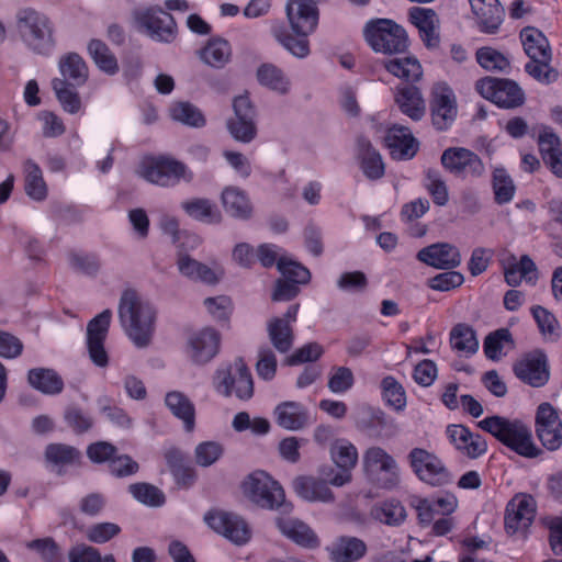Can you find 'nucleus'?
<instances>
[{"instance_id":"nucleus-13","label":"nucleus","mask_w":562,"mask_h":562,"mask_svg":"<svg viewBox=\"0 0 562 562\" xmlns=\"http://www.w3.org/2000/svg\"><path fill=\"white\" fill-rule=\"evenodd\" d=\"M536 434L548 450H557L562 445V422L550 403H541L537 408Z\"/></svg>"},{"instance_id":"nucleus-17","label":"nucleus","mask_w":562,"mask_h":562,"mask_svg":"<svg viewBox=\"0 0 562 562\" xmlns=\"http://www.w3.org/2000/svg\"><path fill=\"white\" fill-rule=\"evenodd\" d=\"M137 22L155 41L170 43L176 38L177 24L167 11L148 9L138 13Z\"/></svg>"},{"instance_id":"nucleus-58","label":"nucleus","mask_w":562,"mask_h":562,"mask_svg":"<svg viewBox=\"0 0 562 562\" xmlns=\"http://www.w3.org/2000/svg\"><path fill=\"white\" fill-rule=\"evenodd\" d=\"M26 548L36 551L44 562H59L60 549L56 541L50 538H40L26 543Z\"/></svg>"},{"instance_id":"nucleus-18","label":"nucleus","mask_w":562,"mask_h":562,"mask_svg":"<svg viewBox=\"0 0 562 562\" xmlns=\"http://www.w3.org/2000/svg\"><path fill=\"white\" fill-rule=\"evenodd\" d=\"M536 515V503L531 496H516L506 508L505 529L507 533H525Z\"/></svg>"},{"instance_id":"nucleus-24","label":"nucleus","mask_w":562,"mask_h":562,"mask_svg":"<svg viewBox=\"0 0 562 562\" xmlns=\"http://www.w3.org/2000/svg\"><path fill=\"white\" fill-rule=\"evenodd\" d=\"M525 102L526 94L518 82L507 78H494V105L513 110L520 108Z\"/></svg>"},{"instance_id":"nucleus-4","label":"nucleus","mask_w":562,"mask_h":562,"mask_svg":"<svg viewBox=\"0 0 562 562\" xmlns=\"http://www.w3.org/2000/svg\"><path fill=\"white\" fill-rule=\"evenodd\" d=\"M138 173L146 181L165 188L175 187L181 180L191 182L194 178L186 164L168 155L145 156Z\"/></svg>"},{"instance_id":"nucleus-34","label":"nucleus","mask_w":562,"mask_h":562,"mask_svg":"<svg viewBox=\"0 0 562 562\" xmlns=\"http://www.w3.org/2000/svg\"><path fill=\"white\" fill-rule=\"evenodd\" d=\"M524 50L530 59L551 60L552 54L548 38L535 27H525L520 32Z\"/></svg>"},{"instance_id":"nucleus-46","label":"nucleus","mask_w":562,"mask_h":562,"mask_svg":"<svg viewBox=\"0 0 562 562\" xmlns=\"http://www.w3.org/2000/svg\"><path fill=\"white\" fill-rule=\"evenodd\" d=\"M88 52L95 65L104 72L114 75L119 70L115 56L110 52L105 43L100 40H91Z\"/></svg>"},{"instance_id":"nucleus-25","label":"nucleus","mask_w":562,"mask_h":562,"mask_svg":"<svg viewBox=\"0 0 562 562\" xmlns=\"http://www.w3.org/2000/svg\"><path fill=\"white\" fill-rule=\"evenodd\" d=\"M27 383L30 386L44 395H58L65 389V382L61 375L50 368H33L27 372Z\"/></svg>"},{"instance_id":"nucleus-14","label":"nucleus","mask_w":562,"mask_h":562,"mask_svg":"<svg viewBox=\"0 0 562 562\" xmlns=\"http://www.w3.org/2000/svg\"><path fill=\"white\" fill-rule=\"evenodd\" d=\"M205 522L217 533L236 544H245L251 536L247 522L237 515L212 510L204 516Z\"/></svg>"},{"instance_id":"nucleus-45","label":"nucleus","mask_w":562,"mask_h":562,"mask_svg":"<svg viewBox=\"0 0 562 562\" xmlns=\"http://www.w3.org/2000/svg\"><path fill=\"white\" fill-rule=\"evenodd\" d=\"M381 395L385 404L395 411H403L406 407V393L403 385L392 375L382 379Z\"/></svg>"},{"instance_id":"nucleus-27","label":"nucleus","mask_w":562,"mask_h":562,"mask_svg":"<svg viewBox=\"0 0 562 562\" xmlns=\"http://www.w3.org/2000/svg\"><path fill=\"white\" fill-rule=\"evenodd\" d=\"M395 102L403 114L414 121L420 120L425 114V102L420 89L415 85L397 88Z\"/></svg>"},{"instance_id":"nucleus-31","label":"nucleus","mask_w":562,"mask_h":562,"mask_svg":"<svg viewBox=\"0 0 562 562\" xmlns=\"http://www.w3.org/2000/svg\"><path fill=\"white\" fill-rule=\"evenodd\" d=\"M384 68L407 85H415L423 78V67L413 56L391 58L384 63Z\"/></svg>"},{"instance_id":"nucleus-37","label":"nucleus","mask_w":562,"mask_h":562,"mask_svg":"<svg viewBox=\"0 0 562 562\" xmlns=\"http://www.w3.org/2000/svg\"><path fill=\"white\" fill-rule=\"evenodd\" d=\"M367 552L366 543L355 537H341L331 547L330 558L334 562H355Z\"/></svg>"},{"instance_id":"nucleus-49","label":"nucleus","mask_w":562,"mask_h":562,"mask_svg":"<svg viewBox=\"0 0 562 562\" xmlns=\"http://www.w3.org/2000/svg\"><path fill=\"white\" fill-rule=\"evenodd\" d=\"M52 86L59 103L66 112L70 114L79 112L81 101L78 92L71 87V82L55 78Z\"/></svg>"},{"instance_id":"nucleus-28","label":"nucleus","mask_w":562,"mask_h":562,"mask_svg":"<svg viewBox=\"0 0 562 562\" xmlns=\"http://www.w3.org/2000/svg\"><path fill=\"white\" fill-rule=\"evenodd\" d=\"M293 487L301 498L310 502H331L334 499V494L327 482L313 476H297L293 481Z\"/></svg>"},{"instance_id":"nucleus-39","label":"nucleus","mask_w":562,"mask_h":562,"mask_svg":"<svg viewBox=\"0 0 562 562\" xmlns=\"http://www.w3.org/2000/svg\"><path fill=\"white\" fill-rule=\"evenodd\" d=\"M267 329L272 346L280 353H286L291 350L294 341V334L286 319L273 317L269 321Z\"/></svg>"},{"instance_id":"nucleus-47","label":"nucleus","mask_w":562,"mask_h":562,"mask_svg":"<svg viewBox=\"0 0 562 562\" xmlns=\"http://www.w3.org/2000/svg\"><path fill=\"white\" fill-rule=\"evenodd\" d=\"M128 492L137 502L149 507H160L166 503L164 492L150 483H133L128 486Z\"/></svg>"},{"instance_id":"nucleus-60","label":"nucleus","mask_w":562,"mask_h":562,"mask_svg":"<svg viewBox=\"0 0 562 562\" xmlns=\"http://www.w3.org/2000/svg\"><path fill=\"white\" fill-rule=\"evenodd\" d=\"M464 282V277L458 271H445L436 274L428 280V286L431 290L448 292L459 288Z\"/></svg>"},{"instance_id":"nucleus-16","label":"nucleus","mask_w":562,"mask_h":562,"mask_svg":"<svg viewBox=\"0 0 562 562\" xmlns=\"http://www.w3.org/2000/svg\"><path fill=\"white\" fill-rule=\"evenodd\" d=\"M441 165L446 170L458 177L480 176L483 164L472 150L463 147H449L441 155Z\"/></svg>"},{"instance_id":"nucleus-52","label":"nucleus","mask_w":562,"mask_h":562,"mask_svg":"<svg viewBox=\"0 0 562 562\" xmlns=\"http://www.w3.org/2000/svg\"><path fill=\"white\" fill-rule=\"evenodd\" d=\"M516 186L513 179L504 169H494V201L498 204L508 203L513 200Z\"/></svg>"},{"instance_id":"nucleus-54","label":"nucleus","mask_w":562,"mask_h":562,"mask_svg":"<svg viewBox=\"0 0 562 562\" xmlns=\"http://www.w3.org/2000/svg\"><path fill=\"white\" fill-rule=\"evenodd\" d=\"M376 518L383 524L397 526L404 521L406 512L404 506L396 499H389L381 504L375 510Z\"/></svg>"},{"instance_id":"nucleus-40","label":"nucleus","mask_w":562,"mask_h":562,"mask_svg":"<svg viewBox=\"0 0 562 562\" xmlns=\"http://www.w3.org/2000/svg\"><path fill=\"white\" fill-rule=\"evenodd\" d=\"M223 206L233 217L246 220L251 214V204L246 193L237 188H226L222 192Z\"/></svg>"},{"instance_id":"nucleus-61","label":"nucleus","mask_w":562,"mask_h":562,"mask_svg":"<svg viewBox=\"0 0 562 562\" xmlns=\"http://www.w3.org/2000/svg\"><path fill=\"white\" fill-rule=\"evenodd\" d=\"M121 532V527L114 522H98L91 525L87 530V538L92 543L102 544Z\"/></svg>"},{"instance_id":"nucleus-6","label":"nucleus","mask_w":562,"mask_h":562,"mask_svg":"<svg viewBox=\"0 0 562 562\" xmlns=\"http://www.w3.org/2000/svg\"><path fill=\"white\" fill-rule=\"evenodd\" d=\"M494 438L525 458H536L541 452L533 443L530 428L520 420L494 415Z\"/></svg>"},{"instance_id":"nucleus-59","label":"nucleus","mask_w":562,"mask_h":562,"mask_svg":"<svg viewBox=\"0 0 562 562\" xmlns=\"http://www.w3.org/2000/svg\"><path fill=\"white\" fill-rule=\"evenodd\" d=\"M551 60L530 59L525 65V71L541 83H551L557 80L558 71L550 66Z\"/></svg>"},{"instance_id":"nucleus-7","label":"nucleus","mask_w":562,"mask_h":562,"mask_svg":"<svg viewBox=\"0 0 562 562\" xmlns=\"http://www.w3.org/2000/svg\"><path fill=\"white\" fill-rule=\"evenodd\" d=\"M214 385L218 393L225 396L234 394L241 401H247L254 395L252 375L241 358L236 359L226 368L217 369Z\"/></svg>"},{"instance_id":"nucleus-64","label":"nucleus","mask_w":562,"mask_h":562,"mask_svg":"<svg viewBox=\"0 0 562 562\" xmlns=\"http://www.w3.org/2000/svg\"><path fill=\"white\" fill-rule=\"evenodd\" d=\"M426 178V187L432 198L434 203L439 206L446 205L449 200L448 189L439 173L435 170H428Z\"/></svg>"},{"instance_id":"nucleus-32","label":"nucleus","mask_w":562,"mask_h":562,"mask_svg":"<svg viewBox=\"0 0 562 562\" xmlns=\"http://www.w3.org/2000/svg\"><path fill=\"white\" fill-rule=\"evenodd\" d=\"M539 150L544 164L557 177L562 178V143L560 138L551 132H544L539 135Z\"/></svg>"},{"instance_id":"nucleus-33","label":"nucleus","mask_w":562,"mask_h":562,"mask_svg":"<svg viewBox=\"0 0 562 562\" xmlns=\"http://www.w3.org/2000/svg\"><path fill=\"white\" fill-rule=\"evenodd\" d=\"M278 425L288 430H299L308 422L307 409L297 402H283L276 407Z\"/></svg>"},{"instance_id":"nucleus-51","label":"nucleus","mask_w":562,"mask_h":562,"mask_svg":"<svg viewBox=\"0 0 562 562\" xmlns=\"http://www.w3.org/2000/svg\"><path fill=\"white\" fill-rule=\"evenodd\" d=\"M79 451L64 443H49L45 449V458L55 465H69L79 460Z\"/></svg>"},{"instance_id":"nucleus-2","label":"nucleus","mask_w":562,"mask_h":562,"mask_svg":"<svg viewBox=\"0 0 562 562\" xmlns=\"http://www.w3.org/2000/svg\"><path fill=\"white\" fill-rule=\"evenodd\" d=\"M119 315L133 342L137 347L147 346L151 337L156 315L153 306L143 302L136 291L127 289L121 296Z\"/></svg>"},{"instance_id":"nucleus-9","label":"nucleus","mask_w":562,"mask_h":562,"mask_svg":"<svg viewBox=\"0 0 562 562\" xmlns=\"http://www.w3.org/2000/svg\"><path fill=\"white\" fill-rule=\"evenodd\" d=\"M245 494L258 506L274 509L281 506L285 495L282 486L263 471L248 475L243 483Z\"/></svg>"},{"instance_id":"nucleus-38","label":"nucleus","mask_w":562,"mask_h":562,"mask_svg":"<svg viewBox=\"0 0 562 562\" xmlns=\"http://www.w3.org/2000/svg\"><path fill=\"white\" fill-rule=\"evenodd\" d=\"M24 190L27 196L37 202L44 201L48 189L41 167L32 159H27L24 162Z\"/></svg>"},{"instance_id":"nucleus-62","label":"nucleus","mask_w":562,"mask_h":562,"mask_svg":"<svg viewBox=\"0 0 562 562\" xmlns=\"http://www.w3.org/2000/svg\"><path fill=\"white\" fill-rule=\"evenodd\" d=\"M116 456L117 448L108 441L92 442L87 447V457L97 464L108 462L109 465Z\"/></svg>"},{"instance_id":"nucleus-5","label":"nucleus","mask_w":562,"mask_h":562,"mask_svg":"<svg viewBox=\"0 0 562 562\" xmlns=\"http://www.w3.org/2000/svg\"><path fill=\"white\" fill-rule=\"evenodd\" d=\"M364 38L370 47L386 55L403 54L409 41L406 30L391 19H372L363 30Z\"/></svg>"},{"instance_id":"nucleus-55","label":"nucleus","mask_w":562,"mask_h":562,"mask_svg":"<svg viewBox=\"0 0 562 562\" xmlns=\"http://www.w3.org/2000/svg\"><path fill=\"white\" fill-rule=\"evenodd\" d=\"M255 119L233 117L227 122L231 135L238 142L250 143L257 135Z\"/></svg>"},{"instance_id":"nucleus-48","label":"nucleus","mask_w":562,"mask_h":562,"mask_svg":"<svg viewBox=\"0 0 562 562\" xmlns=\"http://www.w3.org/2000/svg\"><path fill=\"white\" fill-rule=\"evenodd\" d=\"M231 45L226 40H211L201 50V58L212 67H223L229 59Z\"/></svg>"},{"instance_id":"nucleus-11","label":"nucleus","mask_w":562,"mask_h":562,"mask_svg":"<svg viewBox=\"0 0 562 562\" xmlns=\"http://www.w3.org/2000/svg\"><path fill=\"white\" fill-rule=\"evenodd\" d=\"M429 106L434 127L439 132L449 130L457 119L458 108L454 93L447 83L434 86Z\"/></svg>"},{"instance_id":"nucleus-30","label":"nucleus","mask_w":562,"mask_h":562,"mask_svg":"<svg viewBox=\"0 0 562 562\" xmlns=\"http://www.w3.org/2000/svg\"><path fill=\"white\" fill-rule=\"evenodd\" d=\"M357 147L363 175L370 180L382 178L384 176V164L380 153L372 147L370 140L366 137H359Z\"/></svg>"},{"instance_id":"nucleus-29","label":"nucleus","mask_w":562,"mask_h":562,"mask_svg":"<svg viewBox=\"0 0 562 562\" xmlns=\"http://www.w3.org/2000/svg\"><path fill=\"white\" fill-rule=\"evenodd\" d=\"M165 404L175 417L182 420L186 431H193L195 407L186 394L180 391H170L165 396Z\"/></svg>"},{"instance_id":"nucleus-44","label":"nucleus","mask_w":562,"mask_h":562,"mask_svg":"<svg viewBox=\"0 0 562 562\" xmlns=\"http://www.w3.org/2000/svg\"><path fill=\"white\" fill-rule=\"evenodd\" d=\"M450 344L459 352L471 355L479 348V341L471 326L467 324H457L450 333Z\"/></svg>"},{"instance_id":"nucleus-63","label":"nucleus","mask_w":562,"mask_h":562,"mask_svg":"<svg viewBox=\"0 0 562 562\" xmlns=\"http://www.w3.org/2000/svg\"><path fill=\"white\" fill-rule=\"evenodd\" d=\"M277 357L272 349L263 347L259 349L256 363L257 374L260 379L271 381L277 373Z\"/></svg>"},{"instance_id":"nucleus-15","label":"nucleus","mask_w":562,"mask_h":562,"mask_svg":"<svg viewBox=\"0 0 562 562\" xmlns=\"http://www.w3.org/2000/svg\"><path fill=\"white\" fill-rule=\"evenodd\" d=\"M366 471H381L383 476L378 479L379 486L385 490H393L400 483V474L396 461L384 449L380 447L369 448L363 456Z\"/></svg>"},{"instance_id":"nucleus-12","label":"nucleus","mask_w":562,"mask_h":562,"mask_svg":"<svg viewBox=\"0 0 562 562\" xmlns=\"http://www.w3.org/2000/svg\"><path fill=\"white\" fill-rule=\"evenodd\" d=\"M112 312L104 310L87 325V349L91 361L100 368L109 364V355L105 350L104 342L108 337Z\"/></svg>"},{"instance_id":"nucleus-10","label":"nucleus","mask_w":562,"mask_h":562,"mask_svg":"<svg viewBox=\"0 0 562 562\" xmlns=\"http://www.w3.org/2000/svg\"><path fill=\"white\" fill-rule=\"evenodd\" d=\"M515 376L531 387H542L550 379V364L546 352L535 349L524 353L513 364Z\"/></svg>"},{"instance_id":"nucleus-43","label":"nucleus","mask_w":562,"mask_h":562,"mask_svg":"<svg viewBox=\"0 0 562 562\" xmlns=\"http://www.w3.org/2000/svg\"><path fill=\"white\" fill-rule=\"evenodd\" d=\"M178 268L182 276L191 280H199L207 284H215L217 282V277L211 268L190 258L188 255L179 256Z\"/></svg>"},{"instance_id":"nucleus-21","label":"nucleus","mask_w":562,"mask_h":562,"mask_svg":"<svg viewBox=\"0 0 562 562\" xmlns=\"http://www.w3.org/2000/svg\"><path fill=\"white\" fill-rule=\"evenodd\" d=\"M220 342V333L213 328L205 327L194 333L188 342L191 360L198 364L209 362L217 355Z\"/></svg>"},{"instance_id":"nucleus-35","label":"nucleus","mask_w":562,"mask_h":562,"mask_svg":"<svg viewBox=\"0 0 562 562\" xmlns=\"http://www.w3.org/2000/svg\"><path fill=\"white\" fill-rule=\"evenodd\" d=\"M181 207L188 216L202 223L216 224L222 218L221 212L209 199L194 198L187 200L181 203Z\"/></svg>"},{"instance_id":"nucleus-23","label":"nucleus","mask_w":562,"mask_h":562,"mask_svg":"<svg viewBox=\"0 0 562 562\" xmlns=\"http://www.w3.org/2000/svg\"><path fill=\"white\" fill-rule=\"evenodd\" d=\"M385 144L395 159H411L418 150V143L408 128L393 126L387 130Z\"/></svg>"},{"instance_id":"nucleus-56","label":"nucleus","mask_w":562,"mask_h":562,"mask_svg":"<svg viewBox=\"0 0 562 562\" xmlns=\"http://www.w3.org/2000/svg\"><path fill=\"white\" fill-rule=\"evenodd\" d=\"M531 313L543 336L551 340L559 338V323L552 313L539 305L533 306Z\"/></svg>"},{"instance_id":"nucleus-3","label":"nucleus","mask_w":562,"mask_h":562,"mask_svg":"<svg viewBox=\"0 0 562 562\" xmlns=\"http://www.w3.org/2000/svg\"><path fill=\"white\" fill-rule=\"evenodd\" d=\"M16 29L23 43L34 53L50 55L56 46L54 23L45 13L23 8L16 13Z\"/></svg>"},{"instance_id":"nucleus-1","label":"nucleus","mask_w":562,"mask_h":562,"mask_svg":"<svg viewBox=\"0 0 562 562\" xmlns=\"http://www.w3.org/2000/svg\"><path fill=\"white\" fill-rule=\"evenodd\" d=\"M286 15L293 32V36L284 31H276L277 40L292 55L304 58L310 54L307 36L313 33L318 24V9L314 0H289Z\"/></svg>"},{"instance_id":"nucleus-36","label":"nucleus","mask_w":562,"mask_h":562,"mask_svg":"<svg viewBox=\"0 0 562 562\" xmlns=\"http://www.w3.org/2000/svg\"><path fill=\"white\" fill-rule=\"evenodd\" d=\"M505 281L510 286H517L525 279L527 283L535 284L538 280V269L533 260L524 255L518 262L504 266Z\"/></svg>"},{"instance_id":"nucleus-22","label":"nucleus","mask_w":562,"mask_h":562,"mask_svg":"<svg viewBox=\"0 0 562 562\" xmlns=\"http://www.w3.org/2000/svg\"><path fill=\"white\" fill-rule=\"evenodd\" d=\"M417 259L437 269H453L461 262L459 249L448 243H438L424 247L417 252Z\"/></svg>"},{"instance_id":"nucleus-26","label":"nucleus","mask_w":562,"mask_h":562,"mask_svg":"<svg viewBox=\"0 0 562 562\" xmlns=\"http://www.w3.org/2000/svg\"><path fill=\"white\" fill-rule=\"evenodd\" d=\"M276 524L281 533L296 544L307 549H315L319 546L316 533L303 521L279 517Z\"/></svg>"},{"instance_id":"nucleus-41","label":"nucleus","mask_w":562,"mask_h":562,"mask_svg":"<svg viewBox=\"0 0 562 562\" xmlns=\"http://www.w3.org/2000/svg\"><path fill=\"white\" fill-rule=\"evenodd\" d=\"M59 70L63 80L71 82L72 87L82 86L88 79V67L76 53H69L60 59Z\"/></svg>"},{"instance_id":"nucleus-20","label":"nucleus","mask_w":562,"mask_h":562,"mask_svg":"<svg viewBox=\"0 0 562 562\" xmlns=\"http://www.w3.org/2000/svg\"><path fill=\"white\" fill-rule=\"evenodd\" d=\"M446 434L453 447L464 457L475 459L487 450L485 439L463 425H448Z\"/></svg>"},{"instance_id":"nucleus-53","label":"nucleus","mask_w":562,"mask_h":562,"mask_svg":"<svg viewBox=\"0 0 562 562\" xmlns=\"http://www.w3.org/2000/svg\"><path fill=\"white\" fill-rule=\"evenodd\" d=\"M278 270L282 277L291 282L299 284H306L311 280V272L307 268L299 262L289 260L280 256L278 260Z\"/></svg>"},{"instance_id":"nucleus-42","label":"nucleus","mask_w":562,"mask_h":562,"mask_svg":"<svg viewBox=\"0 0 562 562\" xmlns=\"http://www.w3.org/2000/svg\"><path fill=\"white\" fill-rule=\"evenodd\" d=\"M170 117L190 127H203L206 124L203 113L188 101H176L169 108Z\"/></svg>"},{"instance_id":"nucleus-57","label":"nucleus","mask_w":562,"mask_h":562,"mask_svg":"<svg viewBox=\"0 0 562 562\" xmlns=\"http://www.w3.org/2000/svg\"><path fill=\"white\" fill-rule=\"evenodd\" d=\"M479 30L492 34V0H469Z\"/></svg>"},{"instance_id":"nucleus-50","label":"nucleus","mask_w":562,"mask_h":562,"mask_svg":"<svg viewBox=\"0 0 562 562\" xmlns=\"http://www.w3.org/2000/svg\"><path fill=\"white\" fill-rule=\"evenodd\" d=\"M258 81L271 90L280 93H286L289 90V80L283 72L273 65L263 64L257 70Z\"/></svg>"},{"instance_id":"nucleus-8","label":"nucleus","mask_w":562,"mask_h":562,"mask_svg":"<svg viewBox=\"0 0 562 562\" xmlns=\"http://www.w3.org/2000/svg\"><path fill=\"white\" fill-rule=\"evenodd\" d=\"M407 461L416 477L430 486H443L451 482L449 470L434 452L424 448H413Z\"/></svg>"},{"instance_id":"nucleus-19","label":"nucleus","mask_w":562,"mask_h":562,"mask_svg":"<svg viewBox=\"0 0 562 562\" xmlns=\"http://www.w3.org/2000/svg\"><path fill=\"white\" fill-rule=\"evenodd\" d=\"M330 458L340 469V472L331 477L330 483L342 486L351 480V470L358 462V450L349 440L336 439L330 446Z\"/></svg>"}]
</instances>
